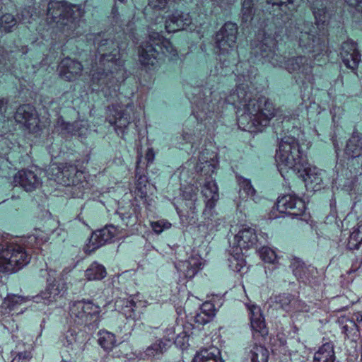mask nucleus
I'll use <instances>...</instances> for the list:
<instances>
[{"label":"nucleus","instance_id":"f257e3e1","mask_svg":"<svg viewBox=\"0 0 362 362\" xmlns=\"http://www.w3.org/2000/svg\"><path fill=\"white\" fill-rule=\"evenodd\" d=\"M194 94L195 95L192 103L194 107L192 113L200 122L211 117V114L220 112L221 106L228 103L237 108L238 112L243 111L238 118L240 128L251 132H261L277 113L273 103L268 98L255 95L245 83L238 85L224 100L221 98L216 99L215 92L207 87L194 89Z\"/></svg>","mask_w":362,"mask_h":362},{"label":"nucleus","instance_id":"f03ea898","mask_svg":"<svg viewBox=\"0 0 362 362\" xmlns=\"http://www.w3.org/2000/svg\"><path fill=\"white\" fill-rule=\"evenodd\" d=\"M87 40L93 41L99 56L91 70L93 86H98L107 98L117 96L126 78L119 43L115 36L107 32L90 34Z\"/></svg>","mask_w":362,"mask_h":362},{"label":"nucleus","instance_id":"7ed1b4c3","mask_svg":"<svg viewBox=\"0 0 362 362\" xmlns=\"http://www.w3.org/2000/svg\"><path fill=\"white\" fill-rule=\"evenodd\" d=\"M275 160L282 177H285L289 170H293L303 178L305 185H320L322 181V170L307 162L306 156L301 151L298 141L291 135H286L281 139Z\"/></svg>","mask_w":362,"mask_h":362},{"label":"nucleus","instance_id":"20e7f679","mask_svg":"<svg viewBox=\"0 0 362 362\" xmlns=\"http://www.w3.org/2000/svg\"><path fill=\"white\" fill-rule=\"evenodd\" d=\"M317 28L312 23L305 22L300 32L298 43L305 52L317 57L325 54L328 50V30L332 16L329 0H317L312 6Z\"/></svg>","mask_w":362,"mask_h":362},{"label":"nucleus","instance_id":"39448f33","mask_svg":"<svg viewBox=\"0 0 362 362\" xmlns=\"http://www.w3.org/2000/svg\"><path fill=\"white\" fill-rule=\"evenodd\" d=\"M82 11L77 5L64 1H50L47 6V21L66 37H75L82 34L80 19Z\"/></svg>","mask_w":362,"mask_h":362},{"label":"nucleus","instance_id":"423d86ee","mask_svg":"<svg viewBox=\"0 0 362 362\" xmlns=\"http://www.w3.org/2000/svg\"><path fill=\"white\" fill-rule=\"evenodd\" d=\"M238 27L235 23L228 21L216 32L214 36L215 48L218 59L223 66H228L235 62V50Z\"/></svg>","mask_w":362,"mask_h":362},{"label":"nucleus","instance_id":"0eeeda50","mask_svg":"<svg viewBox=\"0 0 362 362\" xmlns=\"http://www.w3.org/2000/svg\"><path fill=\"white\" fill-rule=\"evenodd\" d=\"M139 53V61L143 65L154 66L164 55L170 54L175 56L177 51L168 39L159 33L153 32L149 34L148 40L141 45Z\"/></svg>","mask_w":362,"mask_h":362},{"label":"nucleus","instance_id":"6e6552de","mask_svg":"<svg viewBox=\"0 0 362 362\" xmlns=\"http://www.w3.org/2000/svg\"><path fill=\"white\" fill-rule=\"evenodd\" d=\"M100 308L93 301L83 299L70 303V323L77 326H84L89 331L98 327L100 321Z\"/></svg>","mask_w":362,"mask_h":362},{"label":"nucleus","instance_id":"1a4fd4ad","mask_svg":"<svg viewBox=\"0 0 362 362\" xmlns=\"http://www.w3.org/2000/svg\"><path fill=\"white\" fill-rule=\"evenodd\" d=\"M30 253L19 243L0 245V272H16L27 265Z\"/></svg>","mask_w":362,"mask_h":362},{"label":"nucleus","instance_id":"9d476101","mask_svg":"<svg viewBox=\"0 0 362 362\" xmlns=\"http://www.w3.org/2000/svg\"><path fill=\"white\" fill-rule=\"evenodd\" d=\"M206 204L203 211V216L205 220L204 224L209 230L216 229L221 223L218 214L213 210L217 201L219 199L218 187L214 180H206L202 189Z\"/></svg>","mask_w":362,"mask_h":362},{"label":"nucleus","instance_id":"9b49d317","mask_svg":"<svg viewBox=\"0 0 362 362\" xmlns=\"http://www.w3.org/2000/svg\"><path fill=\"white\" fill-rule=\"evenodd\" d=\"M289 73L294 74L296 81L303 86L313 78V61L308 57L299 55L285 60L283 66Z\"/></svg>","mask_w":362,"mask_h":362},{"label":"nucleus","instance_id":"f8f14e48","mask_svg":"<svg viewBox=\"0 0 362 362\" xmlns=\"http://www.w3.org/2000/svg\"><path fill=\"white\" fill-rule=\"evenodd\" d=\"M276 206L279 213L285 214L291 218L306 221L309 217L305 212V202L295 194L279 197Z\"/></svg>","mask_w":362,"mask_h":362},{"label":"nucleus","instance_id":"ddd939ff","mask_svg":"<svg viewBox=\"0 0 362 362\" xmlns=\"http://www.w3.org/2000/svg\"><path fill=\"white\" fill-rule=\"evenodd\" d=\"M133 105L127 103L125 105L112 104L109 106L107 112V120L115 127V132L118 135L125 132L128 125L131 123L130 112L132 111Z\"/></svg>","mask_w":362,"mask_h":362},{"label":"nucleus","instance_id":"4468645a","mask_svg":"<svg viewBox=\"0 0 362 362\" xmlns=\"http://www.w3.org/2000/svg\"><path fill=\"white\" fill-rule=\"evenodd\" d=\"M256 57H260L263 63H269L274 67H281L284 56L276 48V41L273 38H264L252 52Z\"/></svg>","mask_w":362,"mask_h":362},{"label":"nucleus","instance_id":"2eb2a0df","mask_svg":"<svg viewBox=\"0 0 362 362\" xmlns=\"http://www.w3.org/2000/svg\"><path fill=\"white\" fill-rule=\"evenodd\" d=\"M271 5L269 13L276 24L282 26L288 23L293 16V0H267Z\"/></svg>","mask_w":362,"mask_h":362},{"label":"nucleus","instance_id":"dca6fc26","mask_svg":"<svg viewBox=\"0 0 362 362\" xmlns=\"http://www.w3.org/2000/svg\"><path fill=\"white\" fill-rule=\"evenodd\" d=\"M117 234V228L112 225L106 226L92 233L86 246L90 251H94L106 244L112 243Z\"/></svg>","mask_w":362,"mask_h":362},{"label":"nucleus","instance_id":"f3484780","mask_svg":"<svg viewBox=\"0 0 362 362\" xmlns=\"http://www.w3.org/2000/svg\"><path fill=\"white\" fill-rule=\"evenodd\" d=\"M269 307L275 310H281L286 313L293 310H300L301 301L294 295L283 293L277 295H273L268 300Z\"/></svg>","mask_w":362,"mask_h":362},{"label":"nucleus","instance_id":"a211bd4d","mask_svg":"<svg viewBox=\"0 0 362 362\" xmlns=\"http://www.w3.org/2000/svg\"><path fill=\"white\" fill-rule=\"evenodd\" d=\"M344 65L355 71L361 62V54L357 44L352 40H348L341 44L340 52Z\"/></svg>","mask_w":362,"mask_h":362},{"label":"nucleus","instance_id":"6ab92c4d","mask_svg":"<svg viewBox=\"0 0 362 362\" xmlns=\"http://www.w3.org/2000/svg\"><path fill=\"white\" fill-rule=\"evenodd\" d=\"M248 310L253 338L258 340L259 337L264 338L268 334L269 330L260 308L252 305L248 307Z\"/></svg>","mask_w":362,"mask_h":362},{"label":"nucleus","instance_id":"aec40b11","mask_svg":"<svg viewBox=\"0 0 362 362\" xmlns=\"http://www.w3.org/2000/svg\"><path fill=\"white\" fill-rule=\"evenodd\" d=\"M57 70L62 78L67 81H74L81 75L83 65L76 59L66 57L60 62Z\"/></svg>","mask_w":362,"mask_h":362},{"label":"nucleus","instance_id":"412c9836","mask_svg":"<svg viewBox=\"0 0 362 362\" xmlns=\"http://www.w3.org/2000/svg\"><path fill=\"white\" fill-rule=\"evenodd\" d=\"M14 182L19 185L26 192H32L41 185L42 180L35 172L23 169L15 175Z\"/></svg>","mask_w":362,"mask_h":362},{"label":"nucleus","instance_id":"4be33fe9","mask_svg":"<svg viewBox=\"0 0 362 362\" xmlns=\"http://www.w3.org/2000/svg\"><path fill=\"white\" fill-rule=\"evenodd\" d=\"M192 23V18L188 13L175 11L165 22V28L168 33H175L185 30Z\"/></svg>","mask_w":362,"mask_h":362},{"label":"nucleus","instance_id":"5701e85b","mask_svg":"<svg viewBox=\"0 0 362 362\" xmlns=\"http://www.w3.org/2000/svg\"><path fill=\"white\" fill-rule=\"evenodd\" d=\"M14 119L17 123L30 129L37 122L35 108L30 104L19 106L14 114Z\"/></svg>","mask_w":362,"mask_h":362},{"label":"nucleus","instance_id":"b1692460","mask_svg":"<svg viewBox=\"0 0 362 362\" xmlns=\"http://www.w3.org/2000/svg\"><path fill=\"white\" fill-rule=\"evenodd\" d=\"M51 276V274H49ZM47 286L45 291H42L40 296H36L35 301L38 303V299L41 298L43 300H47L48 303L52 302L56 300L57 297H61L65 293L66 288L64 282L61 280H53L51 277L47 279Z\"/></svg>","mask_w":362,"mask_h":362},{"label":"nucleus","instance_id":"393cba45","mask_svg":"<svg viewBox=\"0 0 362 362\" xmlns=\"http://www.w3.org/2000/svg\"><path fill=\"white\" fill-rule=\"evenodd\" d=\"M216 154L208 151H203L198 157L197 170L206 176V179L211 177L218 166Z\"/></svg>","mask_w":362,"mask_h":362},{"label":"nucleus","instance_id":"a878e982","mask_svg":"<svg viewBox=\"0 0 362 362\" xmlns=\"http://www.w3.org/2000/svg\"><path fill=\"white\" fill-rule=\"evenodd\" d=\"M268 349L255 342L245 349L241 362H268Z\"/></svg>","mask_w":362,"mask_h":362},{"label":"nucleus","instance_id":"bb28decb","mask_svg":"<svg viewBox=\"0 0 362 362\" xmlns=\"http://www.w3.org/2000/svg\"><path fill=\"white\" fill-rule=\"evenodd\" d=\"M235 240L240 250L253 247L259 241L255 230L248 226H243L235 236Z\"/></svg>","mask_w":362,"mask_h":362},{"label":"nucleus","instance_id":"cd10ccee","mask_svg":"<svg viewBox=\"0 0 362 362\" xmlns=\"http://www.w3.org/2000/svg\"><path fill=\"white\" fill-rule=\"evenodd\" d=\"M176 267L180 276L191 279L202 269L203 262L199 257H192L186 261L179 262Z\"/></svg>","mask_w":362,"mask_h":362},{"label":"nucleus","instance_id":"c85d7f7f","mask_svg":"<svg viewBox=\"0 0 362 362\" xmlns=\"http://www.w3.org/2000/svg\"><path fill=\"white\" fill-rule=\"evenodd\" d=\"M173 344V334L172 336L157 338L147 346L144 354L148 357L160 356L164 354Z\"/></svg>","mask_w":362,"mask_h":362},{"label":"nucleus","instance_id":"c756f323","mask_svg":"<svg viewBox=\"0 0 362 362\" xmlns=\"http://www.w3.org/2000/svg\"><path fill=\"white\" fill-rule=\"evenodd\" d=\"M290 267L295 276L302 282L310 281L315 272V268L305 264L299 258L294 257L291 259Z\"/></svg>","mask_w":362,"mask_h":362},{"label":"nucleus","instance_id":"7c9ffc66","mask_svg":"<svg viewBox=\"0 0 362 362\" xmlns=\"http://www.w3.org/2000/svg\"><path fill=\"white\" fill-rule=\"evenodd\" d=\"M345 155L351 159L362 158V133L354 132L346 141Z\"/></svg>","mask_w":362,"mask_h":362},{"label":"nucleus","instance_id":"2f4dec72","mask_svg":"<svg viewBox=\"0 0 362 362\" xmlns=\"http://www.w3.org/2000/svg\"><path fill=\"white\" fill-rule=\"evenodd\" d=\"M341 327V332L345 335V338L351 341H356L361 336V331L347 316H341L338 320Z\"/></svg>","mask_w":362,"mask_h":362},{"label":"nucleus","instance_id":"473e14b6","mask_svg":"<svg viewBox=\"0 0 362 362\" xmlns=\"http://www.w3.org/2000/svg\"><path fill=\"white\" fill-rule=\"evenodd\" d=\"M334 347L331 341L323 344L315 354L313 362H339L336 359Z\"/></svg>","mask_w":362,"mask_h":362},{"label":"nucleus","instance_id":"72a5a7b5","mask_svg":"<svg viewBox=\"0 0 362 362\" xmlns=\"http://www.w3.org/2000/svg\"><path fill=\"white\" fill-rule=\"evenodd\" d=\"M192 362H223L220 350L215 346L202 349L194 356Z\"/></svg>","mask_w":362,"mask_h":362},{"label":"nucleus","instance_id":"f704fd0d","mask_svg":"<svg viewBox=\"0 0 362 362\" xmlns=\"http://www.w3.org/2000/svg\"><path fill=\"white\" fill-rule=\"evenodd\" d=\"M116 308L127 318L136 320L139 317L136 303L132 299H120L115 303Z\"/></svg>","mask_w":362,"mask_h":362},{"label":"nucleus","instance_id":"c9c22d12","mask_svg":"<svg viewBox=\"0 0 362 362\" xmlns=\"http://www.w3.org/2000/svg\"><path fill=\"white\" fill-rule=\"evenodd\" d=\"M81 127V124L80 122H66L62 117H59L57 119L55 128L61 134L66 136V135H76L78 134Z\"/></svg>","mask_w":362,"mask_h":362},{"label":"nucleus","instance_id":"e433bc0d","mask_svg":"<svg viewBox=\"0 0 362 362\" xmlns=\"http://www.w3.org/2000/svg\"><path fill=\"white\" fill-rule=\"evenodd\" d=\"M106 275L105 267L96 262H93L85 272V276L88 281H99Z\"/></svg>","mask_w":362,"mask_h":362},{"label":"nucleus","instance_id":"4c0bfd02","mask_svg":"<svg viewBox=\"0 0 362 362\" xmlns=\"http://www.w3.org/2000/svg\"><path fill=\"white\" fill-rule=\"evenodd\" d=\"M98 335V342L105 351H110L117 346L116 337L112 332L100 330Z\"/></svg>","mask_w":362,"mask_h":362},{"label":"nucleus","instance_id":"58836bf2","mask_svg":"<svg viewBox=\"0 0 362 362\" xmlns=\"http://www.w3.org/2000/svg\"><path fill=\"white\" fill-rule=\"evenodd\" d=\"M255 8L253 0H243L240 10L242 23H250L254 18Z\"/></svg>","mask_w":362,"mask_h":362},{"label":"nucleus","instance_id":"ea45409f","mask_svg":"<svg viewBox=\"0 0 362 362\" xmlns=\"http://www.w3.org/2000/svg\"><path fill=\"white\" fill-rule=\"evenodd\" d=\"M362 244V225L354 228L351 233L346 243V249L349 250H358Z\"/></svg>","mask_w":362,"mask_h":362},{"label":"nucleus","instance_id":"a19ab883","mask_svg":"<svg viewBox=\"0 0 362 362\" xmlns=\"http://www.w3.org/2000/svg\"><path fill=\"white\" fill-rule=\"evenodd\" d=\"M213 305L205 303L200 308V313L194 317V321L200 325H204L209 322L214 316V313L211 310Z\"/></svg>","mask_w":362,"mask_h":362},{"label":"nucleus","instance_id":"79ce46f5","mask_svg":"<svg viewBox=\"0 0 362 362\" xmlns=\"http://www.w3.org/2000/svg\"><path fill=\"white\" fill-rule=\"evenodd\" d=\"M18 21L11 13H5L0 18V30L6 33H11L17 27Z\"/></svg>","mask_w":362,"mask_h":362},{"label":"nucleus","instance_id":"37998d69","mask_svg":"<svg viewBox=\"0 0 362 362\" xmlns=\"http://www.w3.org/2000/svg\"><path fill=\"white\" fill-rule=\"evenodd\" d=\"M169 0H148V5L144 8V13L146 16L150 13L160 12L167 8Z\"/></svg>","mask_w":362,"mask_h":362},{"label":"nucleus","instance_id":"c03bdc74","mask_svg":"<svg viewBox=\"0 0 362 362\" xmlns=\"http://www.w3.org/2000/svg\"><path fill=\"white\" fill-rule=\"evenodd\" d=\"M228 262L230 269L235 272H242L245 266V260L238 254L235 255H230L228 259Z\"/></svg>","mask_w":362,"mask_h":362},{"label":"nucleus","instance_id":"a18cd8bd","mask_svg":"<svg viewBox=\"0 0 362 362\" xmlns=\"http://www.w3.org/2000/svg\"><path fill=\"white\" fill-rule=\"evenodd\" d=\"M239 194L240 197L243 199H247L250 196H253L255 193V190L253 188L251 182L249 180L241 179L239 181Z\"/></svg>","mask_w":362,"mask_h":362},{"label":"nucleus","instance_id":"49530a36","mask_svg":"<svg viewBox=\"0 0 362 362\" xmlns=\"http://www.w3.org/2000/svg\"><path fill=\"white\" fill-rule=\"evenodd\" d=\"M23 243H21L26 250L30 252L31 249H39L42 244L44 243L42 238H38L35 235H29L25 240H22Z\"/></svg>","mask_w":362,"mask_h":362},{"label":"nucleus","instance_id":"de8ad7c7","mask_svg":"<svg viewBox=\"0 0 362 362\" xmlns=\"http://www.w3.org/2000/svg\"><path fill=\"white\" fill-rule=\"evenodd\" d=\"M78 332L74 328H69L62 337L61 341L64 346H69L78 342Z\"/></svg>","mask_w":362,"mask_h":362},{"label":"nucleus","instance_id":"09e8293b","mask_svg":"<svg viewBox=\"0 0 362 362\" xmlns=\"http://www.w3.org/2000/svg\"><path fill=\"white\" fill-rule=\"evenodd\" d=\"M182 196L186 202V205L189 206V209L193 211L195 209V202L197 199V194L193 190L192 187L186 188L182 193Z\"/></svg>","mask_w":362,"mask_h":362},{"label":"nucleus","instance_id":"8fccbe9b","mask_svg":"<svg viewBox=\"0 0 362 362\" xmlns=\"http://www.w3.org/2000/svg\"><path fill=\"white\" fill-rule=\"evenodd\" d=\"M259 255L264 262L268 263H274L277 258L275 252L267 247H263L259 250Z\"/></svg>","mask_w":362,"mask_h":362},{"label":"nucleus","instance_id":"3c124183","mask_svg":"<svg viewBox=\"0 0 362 362\" xmlns=\"http://www.w3.org/2000/svg\"><path fill=\"white\" fill-rule=\"evenodd\" d=\"M189 335L185 331H182L175 337L173 344L181 349H186L189 346Z\"/></svg>","mask_w":362,"mask_h":362},{"label":"nucleus","instance_id":"603ef678","mask_svg":"<svg viewBox=\"0 0 362 362\" xmlns=\"http://www.w3.org/2000/svg\"><path fill=\"white\" fill-rule=\"evenodd\" d=\"M77 169L78 168L75 165L66 164L61 172L63 177L66 178V180L64 181V183L74 179L75 175L77 174Z\"/></svg>","mask_w":362,"mask_h":362},{"label":"nucleus","instance_id":"864d4df0","mask_svg":"<svg viewBox=\"0 0 362 362\" xmlns=\"http://www.w3.org/2000/svg\"><path fill=\"white\" fill-rule=\"evenodd\" d=\"M151 225L153 230L157 234L161 233L165 229H168L171 226V223L165 220L151 222Z\"/></svg>","mask_w":362,"mask_h":362},{"label":"nucleus","instance_id":"5fc2aeb1","mask_svg":"<svg viewBox=\"0 0 362 362\" xmlns=\"http://www.w3.org/2000/svg\"><path fill=\"white\" fill-rule=\"evenodd\" d=\"M31 354L28 351L18 352L12 359L11 362H29Z\"/></svg>","mask_w":362,"mask_h":362},{"label":"nucleus","instance_id":"6e6d98bb","mask_svg":"<svg viewBox=\"0 0 362 362\" xmlns=\"http://www.w3.org/2000/svg\"><path fill=\"white\" fill-rule=\"evenodd\" d=\"M85 179L83 171L77 169V174L75 175V177L74 180H71L70 182H65V185H78Z\"/></svg>","mask_w":362,"mask_h":362},{"label":"nucleus","instance_id":"4d7b16f0","mask_svg":"<svg viewBox=\"0 0 362 362\" xmlns=\"http://www.w3.org/2000/svg\"><path fill=\"white\" fill-rule=\"evenodd\" d=\"M344 1L349 6L355 8L356 11L360 14L362 21V0H344Z\"/></svg>","mask_w":362,"mask_h":362},{"label":"nucleus","instance_id":"13d9d810","mask_svg":"<svg viewBox=\"0 0 362 362\" xmlns=\"http://www.w3.org/2000/svg\"><path fill=\"white\" fill-rule=\"evenodd\" d=\"M349 317V320H351L356 325H357V327L361 331L362 328V313L361 312H356L352 313L350 315H347Z\"/></svg>","mask_w":362,"mask_h":362},{"label":"nucleus","instance_id":"bf43d9fd","mask_svg":"<svg viewBox=\"0 0 362 362\" xmlns=\"http://www.w3.org/2000/svg\"><path fill=\"white\" fill-rule=\"evenodd\" d=\"M146 182L147 180L146 176H139V177L137 179L136 189L141 192V197H146L147 195V192L143 189L146 187Z\"/></svg>","mask_w":362,"mask_h":362},{"label":"nucleus","instance_id":"052dcab7","mask_svg":"<svg viewBox=\"0 0 362 362\" xmlns=\"http://www.w3.org/2000/svg\"><path fill=\"white\" fill-rule=\"evenodd\" d=\"M8 100L1 98H0V117H4L7 110Z\"/></svg>","mask_w":362,"mask_h":362},{"label":"nucleus","instance_id":"680f3d73","mask_svg":"<svg viewBox=\"0 0 362 362\" xmlns=\"http://www.w3.org/2000/svg\"><path fill=\"white\" fill-rule=\"evenodd\" d=\"M145 158L148 163H151L154 160V152L152 148H148L146 151Z\"/></svg>","mask_w":362,"mask_h":362},{"label":"nucleus","instance_id":"e2e57ef3","mask_svg":"<svg viewBox=\"0 0 362 362\" xmlns=\"http://www.w3.org/2000/svg\"><path fill=\"white\" fill-rule=\"evenodd\" d=\"M329 206L331 216L337 217L336 200L334 199L330 200Z\"/></svg>","mask_w":362,"mask_h":362},{"label":"nucleus","instance_id":"0e129e2a","mask_svg":"<svg viewBox=\"0 0 362 362\" xmlns=\"http://www.w3.org/2000/svg\"><path fill=\"white\" fill-rule=\"evenodd\" d=\"M361 263H362V260H361L360 262L356 261V262L353 263L351 269L348 272L349 274H351V273L357 272L359 269Z\"/></svg>","mask_w":362,"mask_h":362},{"label":"nucleus","instance_id":"69168bd1","mask_svg":"<svg viewBox=\"0 0 362 362\" xmlns=\"http://www.w3.org/2000/svg\"><path fill=\"white\" fill-rule=\"evenodd\" d=\"M183 140L187 143H191L194 141L192 134L188 132H184L182 135Z\"/></svg>","mask_w":362,"mask_h":362},{"label":"nucleus","instance_id":"338daca9","mask_svg":"<svg viewBox=\"0 0 362 362\" xmlns=\"http://www.w3.org/2000/svg\"><path fill=\"white\" fill-rule=\"evenodd\" d=\"M17 298H19V297H17L16 296H7V299L8 300V305H13L15 303H18Z\"/></svg>","mask_w":362,"mask_h":362},{"label":"nucleus","instance_id":"774afa93","mask_svg":"<svg viewBox=\"0 0 362 362\" xmlns=\"http://www.w3.org/2000/svg\"><path fill=\"white\" fill-rule=\"evenodd\" d=\"M118 215L119 216L122 221L124 222L125 225L127 226L129 224L128 219L130 218V215L122 213H118Z\"/></svg>","mask_w":362,"mask_h":362}]
</instances>
